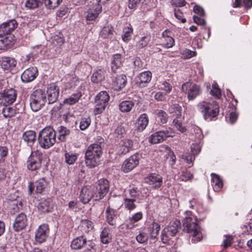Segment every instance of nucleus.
I'll return each instance as SVG.
<instances>
[{
	"label": "nucleus",
	"instance_id": "nucleus-62",
	"mask_svg": "<svg viewBox=\"0 0 252 252\" xmlns=\"http://www.w3.org/2000/svg\"><path fill=\"white\" fill-rule=\"evenodd\" d=\"M175 44L174 38L171 37H168L167 38L165 39V43H163V46L165 48H169L172 47Z\"/></svg>",
	"mask_w": 252,
	"mask_h": 252
},
{
	"label": "nucleus",
	"instance_id": "nucleus-28",
	"mask_svg": "<svg viewBox=\"0 0 252 252\" xmlns=\"http://www.w3.org/2000/svg\"><path fill=\"white\" fill-rule=\"evenodd\" d=\"M152 78V73L149 71H146L140 73L137 77L136 82L139 85L143 83L149 82Z\"/></svg>",
	"mask_w": 252,
	"mask_h": 252
},
{
	"label": "nucleus",
	"instance_id": "nucleus-23",
	"mask_svg": "<svg viewBox=\"0 0 252 252\" xmlns=\"http://www.w3.org/2000/svg\"><path fill=\"white\" fill-rule=\"evenodd\" d=\"M0 63L1 68L7 71L12 70L17 64V62L15 59L5 56L0 58Z\"/></svg>",
	"mask_w": 252,
	"mask_h": 252
},
{
	"label": "nucleus",
	"instance_id": "nucleus-49",
	"mask_svg": "<svg viewBox=\"0 0 252 252\" xmlns=\"http://www.w3.org/2000/svg\"><path fill=\"white\" fill-rule=\"evenodd\" d=\"M2 113L5 118H11L15 115V110L6 105L2 111Z\"/></svg>",
	"mask_w": 252,
	"mask_h": 252
},
{
	"label": "nucleus",
	"instance_id": "nucleus-47",
	"mask_svg": "<svg viewBox=\"0 0 252 252\" xmlns=\"http://www.w3.org/2000/svg\"><path fill=\"white\" fill-rule=\"evenodd\" d=\"M36 192L37 193H41L45 189L46 186V182L44 178L38 180L35 183Z\"/></svg>",
	"mask_w": 252,
	"mask_h": 252
},
{
	"label": "nucleus",
	"instance_id": "nucleus-33",
	"mask_svg": "<svg viewBox=\"0 0 252 252\" xmlns=\"http://www.w3.org/2000/svg\"><path fill=\"white\" fill-rule=\"evenodd\" d=\"M13 35H9L0 40V50H6L10 47L13 43Z\"/></svg>",
	"mask_w": 252,
	"mask_h": 252
},
{
	"label": "nucleus",
	"instance_id": "nucleus-6",
	"mask_svg": "<svg viewBox=\"0 0 252 252\" xmlns=\"http://www.w3.org/2000/svg\"><path fill=\"white\" fill-rule=\"evenodd\" d=\"M182 90L187 95L189 101L193 100L202 93L201 87L195 83L187 82L182 86Z\"/></svg>",
	"mask_w": 252,
	"mask_h": 252
},
{
	"label": "nucleus",
	"instance_id": "nucleus-1",
	"mask_svg": "<svg viewBox=\"0 0 252 252\" xmlns=\"http://www.w3.org/2000/svg\"><path fill=\"white\" fill-rule=\"evenodd\" d=\"M187 216L183 220V226L187 232L192 236L191 242L197 243L202 240V236L200 232V227L197 222L196 218L190 211L186 212Z\"/></svg>",
	"mask_w": 252,
	"mask_h": 252
},
{
	"label": "nucleus",
	"instance_id": "nucleus-55",
	"mask_svg": "<svg viewBox=\"0 0 252 252\" xmlns=\"http://www.w3.org/2000/svg\"><path fill=\"white\" fill-rule=\"evenodd\" d=\"M191 153L194 156H196L199 154L201 151V145L200 143H192L190 146Z\"/></svg>",
	"mask_w": 252,
	"mask_h": 252
},
{
	"label": "nucleus",
	"instance_id": "nucleus-42",
	"mask_svg": "<svg viewBox=\"0 0 252 252\" xmlns=\"http://www.w3.org/2000/svg\"><path fill=\"white\" fill-rule=\"evenodd\" d=\"M80 226L82 230L85 232H88L90 231L93 229L94 227L93 223L91 220H82Z\"/></svg>",
	"mask_w": 252,
	"mask_h": 252
},
{
	"label": "nucleus",
	"instance_id": "nucleus-36",
	"mask_svg": "<svg viewBox=\"0 0 252 252\" xmlns=\"http://www.w3.org/2000/svg\"><path fill=\"white\" fill-rule=\"evenodd\" d=\"M134 106V103L131 101H123L119 104V109L123 112H129Z\"/></svg>",
	"mask_w": 252,
	"mask_h": 252
},
{
	"label": "nucleus",
	"instance_id": "nucleus-44",
	"mask_svg": "<svg viewBox=\"0 0 252 252\" xmlns=\"http://www.w3.org/2000/svg\"><path fill=\"white\" fill-rule=\"evenodd\" d=\"M158 88L159 90L164 91L165 94H169L172 89V85L168 82L163 81L160 82L158 85Z\"/></svg>",
	"mask_w": 252,
	"mask_h": 252
},
{
	"label": "nucleus",
	"instance_id": "nucleus-3",
	"mask_svg": "<svg viewBox=\"0 0 252 252\" xmlns=\"http://www.w3.org/2000/svg\"><path fill=\"white\" fill-rule=\"evenodd\" d=\"M38 142L41 148L48 149L56 142V134L55 130L51 126H47L39 133Z\"/></svg>",
	"mask_w": 252,
	"mask_h": 252
},
{
	"label": "nucleus",
	"instance_id": "nucleus-39",
	"mask_svg": "<svg viewBox=\"0 0 252 252\" xmlns=\"http://www.w3.org/2000/svg\"><path fill=\"white\" fill-rule=\"evenodd\" d=\"M113 32L112 26L110 25L105 26L100 32V36L103 38H110L113 34Z\"/></svg>",
	"mask_w": 252,
	"mask_h": 252
},
{
	"label": "nucleus",
	"instance_id": "nucleus-7",
	"mask_svg": "<svg viewBox=\"0 0 252 252\" xmlns=\"http://www.w3.org/2000/svg\"><path fill=\"white\" fill-rule=\"evenodd\" d=\"M181 228L179 220H175L171 221L169 225L165 227L161 232V240L163 243H166L170 236H174Z\"/></svg>",
	"mask_w": 252,
	"mask_h": 252
},
{
	"label": "nucleus",
	"instance_id": "nucleus-15",
	"mask_svg": "<svg viewBox=\"0 0 252 252\" xmlns=\"http://www.w3.org/2000/svg\"><path fill=\"white\" fill-rule=\"evenodd\" d=\"M17 22L14 19L9 20L0 25V36L10 34L17 27Z\"/></svg>",
	"mask_w": 252,
	"mask_h": 252
},
{
	"label": "nucleus",
	"instance_id": "nucleus-32",
	"mask_svg": "<svg viewBox=\"0 0 252 252\" xmlns=\"http://www.w3.org/2000/svg\"><path fill=\"white\" fill-rule=\"evenodd\" d=\"M86 239L83 236L78 237L73 239L71 244V247L74 250L81 249L86 244Z\"/></svg>",
	"mask_w": 252,
	"mask_h": 252
},
{
	"label": "nucleus",
	"instance_id": "nucleus-29",
	"mask_svg": "<svg viewBox=\"0 0 252 252\" xmlns=\"http://www.w3.org/2000/svg\"><path fill=\"white\" fill-rule=\"evenodd\" d=\"M211 177L212 185L214 191H220L223 186L222 180L218 175L214 173L211 174Z\"/></svg>",
	"mask_w": 252,
	"mask_h": 252
},
{
	"label": "nucleus",
	"instance_id": "nucleus-20",
	"mask_svg": "<svg viewBox=\"0 0 252 252\" xmlns=\"http://www.w3.org/2000/svg\"><path fill=\"white\" fill-rule=\"evenodd\" d=\"M145 182L152 188L158 189L161 186L162 178L159 175L152 173L145 178Z\"/></svg>",
	"mask_w": 252,
	"mask_h": 252
},
{
	"label": "nucleus",
	"instance_id": "nucleus-60",
	"mask_svg": "<svg viewBox=\"0 0 252 252\" xmlns=\"http://www.w3.org/2000/svg\"><path fill=\"white\" fill-rule=\"evenodd\" d=\"M8 153V150L6 147H0V162L4 160Z\"/></svg>",
	"mask_w": 252,
	"mask_h": 252
},
{
	"label": "nucleus",
	"instance_id": "nucleus-50",
	"mask_svg": "<svg viewBox=\"0 0 252 252\" xmlns=\"http://www.w3.org/2000/svg\"><path fill=\"white\" fill-rule=\"evenodd\" d=\"M151 40V36L146 35L142 37L136 43V46L139 49L143 48L147 46L149 42Z\"/></svg>",
	"mask_w": 252,
	"mask_h": 252
},
{
	"label": "nucleus",
	"instance_id": "nucleus-34",
	"mask_svg": "<svg viewBox=\"0 0 252 252\" xmlns=\"http://www.w3.org/2000/svg\"><path fill=\"white\" fill-rule=\"evenodd\" d=\"M155 115L157 121L161 124H164L167 123L168 119L167 114L162 110H157Z\"/></svg>",
	"mask_w": 252,
	"mask_h": 252
},
{
	"label": "nucleus",
	"instance_id": "nucleus-54",
	"mask_svg": "<svg viewBox=\"0 0 252 252\" xmlns=\"http://www.w3.org/2000/svg\"><path fill=\"white\" fill-rule=\"evenodd\" d=\"M211 94L218 98H220L221 95L220 90L219 88L218 85L216 82L212 84Z\"/></svg>",
	"mask_w": 252,
	"mask_h": 252
},
{
	"label": "nucleus",
	"instance_id": "nucleus-26",
	"mask_svg": "<svg viewBox=\"0 0 252 252\" xmlns=\"http://www.w3.org/2000/svg\"><path fill=\"white\" fill-rule=\"evenodd\" d=\"M22 138L28 146H32L36 139V133L33 130L26 131L23 133Z\"/></svg>",
	"mask_w": 252,
	"mask_h": 252
},
{
	"label": "nucleus",
	"instance_id": "nucleus-21",
	"mask_svg": "<svg viewBox=\"0 0 252 252\" xmlns=\"http://www.w3.org/2000/svg\"><path fill=\"white\" fill-rule=\"evenodd\" d=\"M27 218L26 215L24 213H20L17 215L13 223V228L16 231H19L24 228L27 225Z\"/></svg>",
	"mask_w": 252,
	"mask_h": 252
},
{
	"label": "nucleus",
	"instance_id": "nucleus-9",
	"mask_svg": "<svg viewBox=\"0 0 252 252\" xmlns=\"http://www.w3.org/2000/svg\"><path fill=\"white\" fill-rule=\"evenodd\" d=\"M175 135L174 130L171 127H167L152 134L149 137V141L153 144H157L162 142L168 137H173Z\"/></svg>",
	"mask_w": 252,
	"mask_h": 252
},
{
	"label": "nucleus",
	"instance_id": "nucleus-58",
	"mask_svg": "<svg viewBox=\"0 0 252 252\" xmlns=\"http://www.w3.org/2000/svg\"><path fill=\"white\" fill-rule=\"evenodd\" d=\"M174 126L181 132L184 133L186 131V127L183 126L182 123L178 119H175L173 121Z\"/></svg>",
	"mask_w": 252,
	"mask_h": 252
},
{
	"label": "nucleus",
	"instance_id": "nucleus-16",
	"mask_svg": "<svg viewBox=\"0 0 252 252\" xmlns=\"http://www.w3.org/2000/svg\"><path fill=\"white\" fill-rule=\"evenodd\" d=\"M59 88L56 83H51L47 87V94L49 104L55 102L59 95Z\"/></svg>",
	"mask_w": 252,
	"mask_h": 252
},
{
	"label": "nucleus",
	"instance_id": "nucleus-38",
	"mask_svg": "<svg viewBox=\"0 0 252 252\" xmlns=\"http://www.w3.org/2000/svg\"><path fill=\"white\" fill-rule=\"evenodd\" d=\"M126 83V77L124 74L118 75L116 78V86L119 90L124 88Z\"/></svg>",
	"mask_w": 252,
	"mask_h": 252
},
{
	"label": "nucleus",
	"instance_id": "nucleus-51",
	"mask_svg": "<svg viewBox=\"0 0 252 252\" xmlns=\"http://www.w3.org/2000/svg\"><path fill=\"white\" fill-rule=\"evenodd\" d=\"M124 34L122 35V39L125 42H128L131 37L133 29L131 27H126L124 29Z\"/></svg>",
	"mask_w": 252,
	"mask_h": 252
},
{
	"label": "nucleus",
	"instance_id": "nucleus-63",
	"mask_svg": "<svg viewBox=\"0 0 252 252\" xmlns=\"http://www.w3.org/2000/svg\"><path fill=\"white\" fill-rule=\"evenodd\" d=\"M174 15L175 17L181 21L182 23H185L186 20L185 18H183V13L179 9H175L174 10Z\"/></svg>",
	"mask_w": 252,
	"mask_h": 252
},
{
	"label": "nucleus",
	"instance_id": "nucleus-46",
	"mask_svg": "<svg viewBox=\"0 0 252 252\" xmlns=\"http://www.w3.org/2000/svg\"><path fill=\"white\" fill-rule=\"evenodd\" d=\"M43 3V0H28L25 6L29 9H34Z\"/></svg>",
	"mask_w": 252,
	"mask_h": 252
},
{
	"label": "nucleus",
	"instance_id": "nucleus-57",
	"mask_svg": "<svg viewBox=\"0 0 252 252\" xmlns=\"http://www.w3.org/2000/svg\"><path fill=\"white\" fill-rule=\"evenodd\" d=\"M224 237V239L223 240L222 246L224 249H226L231 245L233 238L230 235H225Z\"/></svg>",
	"mask_w": 252,
	"mask_h": 252
},
{
	"label": "nucleus",
	"instance_id": "nucleus-22",
	"mask_svg": "<svg viewBox=\"0 0 252 252\" xmlns=\"http://www.w3.org/2000/svg\"><path fill=\"white\" fill-rule=\"evenodd\" d=\"M133 141L129 139L122 140L118 148V154L119 155H125L132 150Z\"/></svg>",
	"mask_w": 252,
	"mask_h": 252
},
{
	"label": "nucleus",
	"instance_id": "nucleus-61",
	"mask_svg": "<svg viewBox=\"0 0 252 252\" xmlns=\"http://www.w3.org/2000/svg\"><path fill=\"white\" fill-rule=\"evenodd\" d=\"M143 218V214L142 212H139L133 214L131 217L129 218V220L136 222L141 220Z\"/></svg>",
	"mask_w": 252,
	"mask_h": 252
},
{
	"label": "nucleus",
	"instance_id": "nucleus-24",
	"mask_svg": "<svg viewBox=\"0 0 252 252\" xmlns=\"http://www.w3.org/2000/svg\"><path fill=\"white\" fill-rule=\"evenodd\" d=\"M125 58L120 54H116L112 57L111 69L115 72L116 69L123 65Z\"/></svg>",
	"mask_w": 252,
	"mask_h": 252
},
{
	"label": "nucleus",
	"instance_id": "nucleus-2",
	"mask_svg": "<svg viewBox=\"0 0 252 252\" xmlns=\"http://www.w3.org/2000/svg\"><path fill=\"white\" fill-rule=\"evenodd\" d=\"M102 153L100 143H94L90 145L85 153V163L90 168L96 166L100 161Z\"/></svg>",
	"mask_w": 252,
	"mask_h": 252
},
{
	"label": "nucleus",
	"instance_id": "nucleus-12",
	"mask_svg": "<svg viewBox=\"0 0 252 252\" xmlns=\"http://www.w3.org/2000/svg\"><path fill=\"white\" fill-rule=\"evenodd\" d=\"M16 91L14 89H6L0 92V101L5 105L12 104L16 100Z\"/></svg>",
	"mask_w": 252,
	"mask_h": 252
},
{
	"label": "nucleus",
	"instance_id": "nucleus-17",
	"mask_svg": "<svg viewBox=\"0 0 252 252\" xmlns=\"http://www.w3.org/2000/svg\"><path fill=\"white\" fill-rule=\"evenodd\" d=\"M38 71L35 67H31L26 69L21 75L23 82L29 83L34 80L37 76Z\"/></svg>",
	"mask_w": 252,
	"mask_h": 252
},
{
	"label": "nucleus",
	"instance_id": "nucleus-56",
	"mask_svg": "<svg viewBox=\"0 0 252 252\" xmlns=\"http://www.w3.org/2000/svg\"><path fill=\"white\" fill-rule=\"evenodd\" d=\"M136 241L141 244L146 242L148 240V234L144 232H140L136 237Z\"/></svg>",
	"mask_w": 252,
	"mask_h": 252
},
{
	"label": "nucleus",
	"instance_id": "nucleus-64",
	"mask_svg": "<svg viewBox=\"0 0 252 252\" xmlns=\"http://www.w3.org/2000/svg\"><path fill=\"white\" fill-rule=\"evenodd\" d=\"M195 157L194 156L192 153L190 154L187 153L184 156V159L186 160L187 163L189 164H191V165H193V162L194 160Z\"/></svg>",
	"mask_w": 252,
	"mask_h": 252
},
{
	"label": "nucleus",
	"instance_id": "nucleus-40",
	"mask_svg": "<svg viewBox=\"0 0 252 252\" xmlns=\"http://www.w3.org/2000/svg\"><path fill=\"white\" fill-rule=\"evenodd\" d=\"M160 229V225L157 222H153L149 227V231L152 238H156L158 235Z\"/></svg>",
	"mask_w": 252,
	"mask_h": 252
},
{
	"label": "nucleus",
	"instance_id": "nucleus-19",
	"mask_svg": "<svg viewBox=\"0 0 252 252\" xmlns=\"http://www.w3.org/2000/svg\"><path fill=\"white\" fill-rule=\"evenodd\" d=\"M102 11V6L100 4H95L90 8L86 15V21L88 24H92Z\"/></svg>",
	"mask_w": 252,
	"mask_h": 252
},
{
	"label": "nucleus",
	"instance_id": "nucleus-14",
	"mask_svg": "<svg viewBox=\"0 0 252 252\" xmlns=\"http://www.w3.org/2000/svg\"><path fill=\"white\" fill-rule=\"evenodd\" d=\"M140 157L138 153H135L125 160L122 166V170L127 173L133 170L138 164Z\"/></svg>",
	"mask_w": 252,
	"mask_h": 252
},
{
	"label": "nucleus",
	"instance_id": "nucleus-59",
	"mask_svg": "<svg viewBox=\"0 0 252 252\" xmlns=\"http://www.w3.org/2000/svg\"><path fill=\"white\" fill-rule=\"evenodd\" d=\"M125 133V129L122 126H118L115 129L114 134V136L117 138H120L122 137L124 134Z\"/></svg>",
	"mask_w": 252,
	"mask_h": 252
},
{
	"label": "nucleus",
	"instance_id": "nucleus-25",
	"mask_svg": "<svg viewBox=\"0 0 252 252\" xmlns=\"http://www.w3.org/2000/svg\"><path fill=\"white\" fill-rule=\"evenodd\" d=\"M149 123V118L148 115L143 113L141 114L136 121V127L139 131L144 130L147 127Z\"/></svg>",
	"mask_w": 252,
	"mask_h": 252
},
{
	"label": "nucleus",
	"instance_id": "nucleus-31",
	"mask_svg": "<svg viewBox=\"0 0 252 252\" xmlns=\"http://www.w3.org/2000/svg\"><path fill=\"white\" fill-rule=\"evenodd\" d=\"M38 209L42 213H47L52 211L53 206L49 200H42L38 205Z\"/></svg>",
	"mask_w": 252,
	"mask_h": 252
},
{
	"label": "nucleus",
	"instance_id": "nucleus-37",
	"mask_svg": "<svg viewBox=\"0 0 252 252\" xmlns=\"http://www.w3.org/2000/svg\"><path fill=\"white\" fill-rule=\"evenodd\" d=\"M101 241L103 244H108L111 240V235L110 234V230L107 228H104L100 234Z\"/></svg>",
	"mask_w": 252,
	"mask_h": 252
},
{
	"label": "nucleus",
	"instance_id": "nucleus-52",
	"mask_svg": "<svg viewBox=\"0 0 252 252\" xmlns=\"http://www.w3.org/2000/svg\"><path fill=\"white\" fill-rule=\"evenodd\" d=\"M64 42V39L62 35H56L54 36L52 40L53 44L56 46L60 47Z\"/></svg>",
	"mask_w": 252,
	"mask_h": 252
},
{
	"label": "nucleus",
	"instance_id": "nucleus-48",
	"mask_svg": "<svg viewBox=\"0 0 252 252\" xmlns=\"http://www.w3.org/2000/svg\"><path fill=\"white\" fill-rule=\"evenodd\" d=\"M135 201L136 199L134 198H125L124 202L125 207L129 211L134 210L136 207V205L134 203V202H135Z\"/></svg>",
	"mask_w": 252,
	"mask_h": 252
},
{
	"label": "nucleus",
	"instance_id": "nucleus-43",
	"mask_svg": "<svg viewBox=\"0 0 252 252\" xmlns=\"http://www.w3.org/2000/svg\"><path fill=\"white\" fill-rule=\"evenodd\" d=\"M82 96L80 92H77L73 94L71 96L64 100L65 104L72 105L77 102Z\"/></svg>",
	"mask_w": 252,
	"mask_h": 252
},
{
	"label": "nucleus",
	"instance_id": "nucleus-35",
	"mask_svg": "<svg viewBox=\"0 0 252 252\" xmlns=\"http://www.w3.org/2000/svg\"><path fill=\"white\" fill-rule=\"evenodd\" d=\"M65 162L69 164H73L76 161L78 155L71 152L65 151L64 153Z\"/></svg>",
	"mask_w": 252,
	"mask_h": 252
},
{
	"label": "nucleus",
	"instance_id": "nucleus-10",
	"mask_svg": "<svg viewBox=\"0 0 252 252\" xmlns=\"http://www.w3.org/2000/svg\"><path fill=\"white\" fill-rule=\"evenodd\" d=\"M109 190V183L107 179H101L98 181L95 192H96L95 200L103 198Z\"/></svg>",
	"mask_w": 252,
	"mask_h": 252
},
{
	"label": "nucleus",
	"instance_id": "nucleus-53",
	"mask_svg": "<svg viewBox=\"0 0 252 252\" xmlns=\"http://www.w3.org/2000/svg\"><path fill=\"white\" fill-rule=\"evenodd\" d=\"M91 120L90 118H83L80 122V128L82 130L86 129L90 125Z\"/></svg>",
	"mask_w": 252,
	"mask_h": 252
},
{
	"label": "nucleus",
	"instance_id": "nucleus-45",
	"mask_svg": "<svg viewBox=\"0 0 252 252\" xmlns=\"http://www.w3.org/2000/svg\"><path fill=\"white\" fill-rule=\"evenodd\" d=\"M63 0H43L45 6L48 9H54L57 7Z\"/></svg>",
	"mask_w": 252,
	"mask_h": 252
},
{
	"label": "nucleus",
	"instance_id": "nucleus-5",
	"mask_svg": "<svg viewBox=\"0 0 252 252\" xmlns=\"http://www.w3.org/2000/svg\"><path fill=\"white\" fill-rule=\"evenodd\" d=\"M46 94L40 89L34 91L30 95V105L31 109L34 112L40 110L46 102Z\"/></svg>",
	"mask_w": 252,
	"mask_h": 252
},
{
	"label": "nucleus",
	"instance_id": "nucleus-11",
	"mask_svg": "<svg viewBox=\"0 0 252 252\" xmlns=\"http://www.w3.org/2000/svg\"><path fill=\"white\" fill-rule=\"evenodd\" d=\"M95 195H96L95 187L85 186L82 189L79 198L80 201L85 204L89 203L92 198L95 200Z\"/></svg>",
	"mask_w": 252,
	"mask_h": 252
},
{
	"label": "nucleus",
	"instance_id": "nucleus-30",
	"mask_svg": "<svg viewBox=\"0 0 252 252\" xmlns=\"http://www.w3.org/2000/svg\"><path fill=\"white\" fill-rule=\"evenodd\" d=\"M116 211L111 208L109 206L106 210V219L108 223L111 225L116 224V219L117 218Z\"/></svg>",
	"mask_w": 252,
	"mask_h": 252
},
{
	"label": "nucleus",
	"instance_id": "nucleus-13",
	"mask_svg": "<svg viewBox=\"0 0 252 252\" xmlns=\"http://www.w3.org/2000/svg\"><path fill=\"white\" fill-rule=\"evenodd\" d=\"M41 155L37 151L32 152L27 160V167L31 171L38 169L41 166Z\"/></svg>",
	"mask_w": 252,
	"mask_h": 252
},
{
	"label": "nucleus",
	"instance_id": "nucleus-4",
	"mask_svg": "<svg viewBox=\"0 0 252 252\" xmlns=\"http://www.w3.org/2000/svg\"><path fill=\"white\" fill-rule=\"evenodd\" d=\"M197 107L205 119L216 117L219 113V104L215 101H202L197 104Z\"/></svg>",
	"mask_w": 252,
	"mask_h": 252
},
{
	"label": "nucleus",
	"instance_id": "nucleus-8",
	"mask_svg": "<svg viewBox=\"0 0 252 252\" xmlns=\"http://www.w3.org/2000/svg\"><path fill=\"white\" fill-rule=\"evenodd\" d=\"M110 96L106 91L100 92L95 98V106L94 112L95 115L101 113L105 109Z\"/></svg>",
	"mask_w": 252,
	"mask_h": 252
},
{
	"label": "nucleus",
	"instance_id": "nucleus-27",
	"mask_svg": "<svg viewBox=\"0 0 252 252\" xmlns=\"http://www.w3.org/2000/svg\"><path fill=\"white\" fill-rule=\"evenodd\" d=\"M106 70L105 68H101L96 69L92 76V81L94 83H97L104 79Z\"/></svg>",
	"mask_w": 252,
	"mask_h": 252
},
{
	"label": "nucleus",
	"instance_id": "nucleus-18",
	"mask_svg": "<svg viewBox=\"0 0 252 252\" xmlns=\"http://www.w3.org/2000/svg\"><path fill=\"white\" fill-rule=\"evenodd\" d=\"M49 231L48 225L46 224L40 225L35 233L36 241L39 243L44 242L46 239Z\"/></svg>",
	"mask_w": 252,
	"mask_h": 252
},
{
	"label": "nucleus",
	"instance_id": "nucleus-41",
	"mask_svg": "<svg viewBox=\"0 0 252 252\" xmlns=\"http://www.w3.org/2000/svg\"><path fill=\"white\" fill-rule=\"evenodd\" d=\"M59 139L61 141H64L66 140V137L70 134V130L66 127L61 126L58 128Z\"/></svg>",
	"mask_w": 252,
	"mask_h": 252
}]
</instances>
